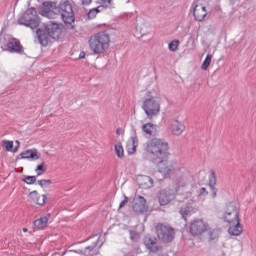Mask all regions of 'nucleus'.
Returning <instances> with one entry per match:
<instances>
[{
    "instance_id": "412c9836",
    "label": "nucleus",
    "mask_w": 256,
    "mask_h": 256,
    "mask_svg": "<svg viewBox=\"0 0 256 256\" xmlns=\"http://www.w3.org/2000/svg\"><path fill=\"white\" fill-rule=\"evenodd\" d=\"M179 213L182 219H184V221H187V217H191L193 213H195V210L193 209V206H186L180 208Z\"/></svg>"
},
{
    "instance_id": "0eeeda50",
    "label": "nucleus",
    "mask_w": 256,
    "mask_h": 256,
    "mask_svg": "<svg viewBox=\"0 0 256 256\" xmlns=\"http://www.w3.org/2000/svg\"><path fill=\"white\" fill-rule=\"evenodd\" d=\"M156 235L162 243H171L175 239V229L169 225L158 223L155 227Z\"/></svg>"
},
{
    "instance_id": "f03ea898",
    "label": "nucleus",
    "mask_w": 256,
    "mask_h": 256,
    "mask_svg": "<svg viewBox=\"0 0 256 256\" xmlns=\"http://www.w3.org/2000/svg\"><path fill=\"white\" fill-rule=\"evenodd\" d=\"M36 37L42 47H47L49 43H53V41H57L61 37V28L57 23L45 24L44 27L36 30Z\"/></svg>"
},
{
    "instance_id": "aec40b11",
    "label": "nucleus",
    "mask_w": 256,
    "mask_h": 256,
    "mask_svg": "<svg viewBox=\"0 0 256 256\" xmlns=\"http://www.w3.org/2000/svg\"><path fill=\"white\" fill-rule=\"evenodd\" d=\"M44 7H47L43 13L45 17H49V19H55V15H57V13H55V11L51 10L53 9V3L52 2H44L43 3Z\"/></svg>"
},
{
    "instance_id": "4468645a",
    "label": "nucleus",
    "mask_w": 256,
    "mask_h": 256,
    "mask_svg": "<svg viewBox=\"0 0 256 256\" xmlns=\"http://www.w3.org/2000/svg\"><path fill=\"white\" fill-rule=\"evenodd\" d=\"M193 17L196 21H203L207 17V9L205 6L199 7V5L193 4Z\"/></svg>"
},
{
    "instance_id": "423d86ee",
    "label": "nucleus",
    "mask_w": 256,
    "mask_h": 256,
    "mask_svg": "<svg viewBox=\"0 0 256 256\" xmlns=\"http://www.w3.org/2000/svg\"><path fill=\"white\" fill-rule=\"evenodd\" d=\"M18 25H24V27H30V29H37L39 27L37 9L35 7L28 8L18 20Z\"/></svg>"
},
{
    "instance_id": "20e7f679",
    "label": "nucleus",
    "mask_w": 256,
    "mask_h": 256,
    "mask_svg": "<svg viewBox=\"0 0 256 256\" xmlns=\"http://www.w3.org/2000/svg\"><path fill=\"white\" fill-rule=\"evenodd\" d=\"M88 43L94 55H102V53L109 49V45L111 43V36L107 31L98 32L90 36Z\"/></svg>"
},
{
    "instance_id": "b1692460",
    "label": "nucleus",
    "mask_w": 256,
    "mask_h": 256,
    "mask_svg": "<svg viewBox=\"0 0 256 256\" xmlns=\"http://www.w3.org/2000/svg\"><path fill=\"white\" fill-rule=\"evenodd\" d=\"M141 181H143L142 183H140L141 187H151V185H153V178L149 177V176H141Z\"/></svg>"
},
{
    "instance_id": "cd10ccee",
    "label": "nucleus",
    "mask_w": 256,
    "mask_h": 256,
    "mask_svg": "<svg viewBox=\"0 0 256 256\" xmlns=\"http://www.w3.org/2000/svg\"><path fill=\"white\" fill-rule=\"evenodd\" d=\"M2 147H4L6 149V151H10L11 153H13V141L10 140H3L2 141Z\"/></svg>"
},
{
    "instance_id": "4c0bfd02",
    "label": "nucleus",
    "mask_w": 256,
    "mask_h": 256,
    "mask_svg": "<svg viewBox=\"0 0 256 256\" xmlns=\"http://www.w3.org/2000/svg\"><path fill=\"white\" fill-rule=\"evenodd\" d=\"M129 203V198L124 195V200L120 203L119 209H123Z\"/></svg>"
},
{
    "instance_id": "9b49d317",
    "label": "nucleus",
    "mask_w": 256,
    "mask_h": 256,
    "mask_svg": "<svg viewBox=\"0 0 256 256\" xmlns=\"http://www.w3.org/2000/svg\"><path fill=\"white\" fill-rule=\"evenodd\" d=\"M132 208L135 213H146L147 200L143 196H136L132 202Z\"/></svg>"
},
{
    "instance_id": "e433bc0d",
    "label": "nucleus",
    "mask_w": 256,
    "mask_h": 256,
    "mask_svg": "<svg viewBox=\"0 0 256 256\" xmlns=\"http://www.w3.org/2000/svg\"><path fill=\"white\" fill-rule=\"evenodd\" d=\"M29 197L30 199H33V201H35L39 197V192H37L36 190L30 192Z\"/></svg>"
},
{
    "instance_id": "c03bdc74",
    "label": "nucleus",
    "mask_w": 256,
    "mask_h": 256,
    "mask_svg": "<svg viewBox=\"0 0 256 256\" xmlns=\"http://www.w3.org/2000/svg\"><path fill=\"white\" fill-rule=\"evenodd\" d=\"M111 1L113 0H101L102 3H108V4H111Z\"/></svg>"
},
{
    "instance_id": "f8f14e48",
    "label": "nucleus",
    "mask_w": 256,
    "mask_h": 256,
    "mask_svg": "<svg viewBox=\"0 0 256 256\" xmlns=\"http://www.w3.org/2000/svg\"><path fill=\"white\" fill-rule=\"evenodd\" d=\"M144 245L151 253H158L163 247L159 244V241L155 237L146 236L144 238Z\"/></svg>"
},
{
    "instance_id": "58836bf2",
    "label": "nucleus",
    "mask_w": 256,
    "mask_h": 256,
    "mask_svg": "<svg viewBox=\"0 0 256 256\" xmlns=\"http://www.w3.org/2000/svg\"><path fill=\"white\" fill-rule=\"evenodd\" d=\"M210 189L212 193V198L215 199L217 197V189L215 188V186L210 187Z\"/></svg>"
},
{
    "instance_id": "2f4dec72",
    "label": "nucleus",
    "mask_w": 256,
    "mask_h": 256,
    "mask_svg": "<svg viewBox=\"0 0 256 256\" xmlns=\"http://www.w3.org/2000/svg\"><path fill=\"white\" fill-rule=\"evenodd\" d=\"M52 183L53 181H51V179L38 180V185L42 187V189H45V187H49V185H51Z\"/></svg>"
},
{
    "instance_id": "ea45409f",
    "label": "nucleus",
    "mask_w": 256,
    "mask_h": 256,
    "mask_svg": "<svg viewBox=\"0 0 256 256\" xmlns=\"http://www.w3.org/2000/svg\"><path fill=\"white\" fill-rule=\"evenodd\" d=\"M15 143H16V146L13 149V153H17V151H19V147L21 145V142H19V140H16Z\"/></svg>"
},
{
    "instance_id": "7ed1b4c3",
    "label": "nucleus",
    "mask_w": 256,
    "mask_h": 256,
    "mask_svg": "<svg viewBox=\"0 0 256 256\" xmlns=\"http://www.w3.org/2000/svg\"><path fill=\"white\" fill-rule=\"evenodd\" d=\"M224 221L230 225L228 228L229 235L239 237L243 233V226L241 225V220H239V209L234 202H230L227 205V210L224 213Z\"/></svg>"
},
{
    "instance_id": "de8ad7c7",
    "label": "nucleus",
    "mask_w": 256,
    "mask_h": 256,
    "mask_svg": "<svg viewBox=\"0 0 256 256\" xmlns=\"http://www.w3.org/2000/svg\"><path fill=\"white\" fill-rule=\"evenodd\" d=\"M19 173H23V168H21L20 172Z\"/></svg>"
},
{
    "instance_id": "49530a36",
    "label": "nucleus",
    "mask_w": 256,
    "mask_h": 256,
    "mask_svg": "<svg viewBox=\"0 0 256 256\" xmlns=\"http://www.w3.org/2000/svg\"><path fill=\"white\" fill-rule=\"evenodd\" d=\"M22 231H23L24 233H27L28 230H27V228H23Z\"/></svg>"
},
{
    "instance_id": "a878e982",
    "label": "nucleus",
    "mask_w": 256,
    "mask_h": 256,
    "mask_svg": "<svg viewBox=\"0 0 256 256\" xmlns=\"http://www.w3.org/2000/svg\"><path fill=\"white\" fill-rule=\"evenodd\" d=\"M115 153L117 155V157H119V159H122V157H124L125 153L123 150V144H121V142H118L117 144H115Z\"/></svg>"
},
{
    "instance_id": "72a5a7b5",
    "label": "nucleus",
    "mask_w": 256,
    "mask_h": 256,
    "mask_svg": "<svg viewBox=\"0 0 256 256\" xmlns=\"http://www.w3.org/2000/svg\"><path fill=\"white\" fill-rule=\"evenodd\" d=\"M179 43V40L171 41L168 45V49H170V51H177L179 49Z\"/></svg>"
},
{
    "instance_id": "6ab92c4d",
    "label": "nucleus",
    "mask_w": 256,
    "mask_h": 256,
    "mask_svg": "<svg viewBox=\"0 0 256 256\" xmlns=\"http://www.w3.org/2000/svg\"><path fill=\"white\" fill-rule=\"evenodd\" d=\"M21 159H32L37 161L39 159V155H37V149H30L22 152L20 154Z\"/></svg>"
},
{
    "instance_id": "37998d69",
    "label": "nucleus",
    "mask_w": 256,
    "mask_h": 256,
    "mask_svg": "<svg viewBox=\"0 0 256 256\" xmlns=\"http://www.w3.org/2000/svg\"><path fill=\"white\" fill-rule=\"evenodd\" d=\"M79 59H85V52H80Z\"/></svg>"
},
{
    "instance_id": "c756f323",
    "label": "nucleus",
    "mask_w": 256,
    "mask_h": 256,
    "mask_svg": "<svg viewBox=\"0 0 256 256\" xmlns=\"http://www.w3.org/2000/svg\"><path fill=\"white\" fill-rule=\"evenodd\" d=\"M209 187H215L217 185V176L215 175V171L211 170L210 179L208 183Z\"/></svg>"
},
{
    "instance_id": "ddd939ff",
    "label": "nucleus",
    "mask_w": 256,
    "mask_h": 256,
    "mask_svg": "<svg viewBox=\"0 0 256 256\" xmlns=\"http://www.w3.org/2000/svg\"><path fill=\"white\" fill-rule=\"evenodd\" d=\"M175 199V190L164 189L160 192L159 195V204L163 207L165 205H169L170 202Z\"/></svg>"
},
{
    "instance_id": "a19ab883",
    "label": "nucleus",
    "mask_w": 256,
    "mask_h": 256,
    "mask_svg": "<svg viewBox=\"0 0 256 256\" xmlns=\"http://www.w3.org/2000/svg\"><path fill=\"white\" fill-rule=\"evenodd\" d=\"M209 192H207V189L202 187L200 188V192H199V195H208Z\"/></svg>"
},
{
    "instance_id": "39448f33",
    "label": "nucleus",
    "mask_w": 256,
    "mask_h": 256,
    "mask_svg": "<svg viewBox=\"0 0 256 256\" xmlns=\"http://www.w3.org/2000/svg\"><path fill=\"white\" fill-rule=\"evenodd\" d=\"M55 11L61 15V19L64 21L66 29L74 31L75 25L73 23H75V13L73 12L71 3H69V1L60 3V5L55 8Z\"/></svg>"
},
{
    "instance_id": "9d476101",
    "label": "nucleus",
    "mask_w": 256,
    "mask_h": 256,
    "mask_svg": "<svg viewBox=\"0 0 256 256\" xmlns=\"http://www.w3.org/2000/svg\"><path fill=\"white\" fill-rule=\"evenodd\" d=\"M205 231H209V224L203 220H194L190 225V233L193 235V237L203 235Z\"/></svg>"
},
{
    "instance_id": "7c9ffc66",
    "label": "nucleus",
    "mask_w": 256,
    "mask_h": 256,
    "mask_svg": "<svg viewBox=\"0 0 256 256\" xmlns=\"http://www.w3.org/2000/svg\"><path fill=\"white\" fill-rule=\"evenodd\" d=\"M22 181L27 185H33L37 183V176H26Z\"/></svg>"
},
{
    "instance_id": "f3484780",
    "label": "nucleus",
    "mask_w": 256,
    "mask_h": 256,
    "mask_svg": "<svg viewBox=\"0 0 256 256\" xmlns=\"http://www.w3.org/2000/svg\"><path fill=\"white\" fill-rule=\"evenodd\" d=\"M49 217H51V215L48 214V216H42L36 220H34L33 224L35 229H44L45 227H47V223H49Z\"/></svg>"
},
{
    "instance_id": "dca6fc26",
    "label": "nucleus",
    "mask_w": 256,
    "mask_h": 256,
    "mask_svg": "<svg viewBox=\"0 0 256 256\" xmlns=\"http://www.w3.org/2000/svg\"><path fill=\"white\" fill-rule=\"evenodd\" d=\"M142 131L148 135V137H157V135H159V131H157V125L153 123L143 124Z\"/></svg>"
},
{
    "instance_id": "6e6552de",
    "label": "nucleus",
    "mask_w": 256,
    "mask_h": 256,
    "mask_svg": "<svg viewBox=\"0 0 256 256\" xmlns=\"http://www.w3.org/2000/svg\"><path fill=\"white\" fill-rule=\"evenodd\" d=\"M142 109L146 113L148 119H153V117H157L161 112V104L154 97L147 98L143 102Z\"/></svg>"
},
{
    "instance_id": "f704fd0d",
    "label": "nucleus",
    "mask_w": 256,
    "mask_h": 256,
    "mask_svg": "<svg viewBox=\"0 0 256 256\" xmlns=\"http://www.w3.org/2000/svg\"><path fill=\"white\" fill-rule=\"evenodd\" d=\"M45 201H47V195L38 196L35 199L36 205H40V206L45 205Z\"/></svg>"
},
{
    "instance_id": "4be33fe9",
    "label": "nucleus",
    "mask_w": 256,
    "mask_h": 256,
    "mask_svg": "<svg viewBox=\"0 0 256 256\" xmlns=\"http://www.w3.org/2000/svg\"><path fill=\"white\" fill-rule=\"evenodd\" d=\"M103 9H105V7H103V6H98L97 8L91 9L87 13L88 19H95L97 17V13H101V11H103Z\"/></svg>"
},
{
    "instance_id": "1a4fd4ad",
    "label": "nucleus",
    "mask_w": 256,
    "mask_h": 256,
    "mask_svg": "<svg viewBox=\"0 0 256 256\" xmlns=\"http://www.w3.org/2000/svg\"><path fill=\"white\" fill-rule=\"evenodd\" d=\"M4 45H1L3 51H9V53H18L21 55L23 53V45L18 39L9 38L8 40L4 38Z\"/></svg>"
},
{
    "instance_id": "79ce46f5",
    "label": "nucleus",
    "mask_w": 256,
    "mask_h": 256,
    "mask_svg": "<svg viewBox=\"0 0 256 256\" xmlns=\"http://www.w3.org/2000/svg\"><path fill=\"white\" fill-rule=\"evenodd\" d=\"M82 5H91V0H81Z\"/></svg>"
},
{
    "instance_id": "473e14b6",
    "label": "nucleus",
    "mask_w": 256,
    "mask_h": 256,
    "mask_svg": "<svg viewBox=\"0 0 256 256\" xmlns=\"http://www.w3.org/2000/svg\"><path fill=\"white\" fill-rule=\"evenodd\" d=\"M129 233L131 241L137 242L139 241V239H141V235L139 234V232L130 230Z\"/></svg>"
},
{
    "instance_id": "a211bd4d",
    "label": "nucleus",
    "mask_w": 256,
    "mask_h": 256,
    "mask_svg": "<svg viewBox=\"0 0 256 256\" xmlns=\"http://www.w3.org/2000/svg\"><path fill=\"white\" fill-rule=\"evenodd\" d=\"M183 131H185V124L179 122L178 120H174L172 122L173 135H182Z\"/></svg>"
},
{
    "instance_id": "393cba45",
    "label": "nucleus",
    "mask_w": 256,
    "mask_h": 256,
    "mask_svg": "<svg viewBox=\"0 0 256 256\" xmlns=\"http://www.w3.org/2000/svg\"><path fill=\"white\" fill-rule=\"evenodd\" d=\"M219 229H208L209 241H215V239H219Z\"/></svg>"
},
{
    "instance_id": "bb28decb",
    "label": "nucleus",
    "mask_w": 256,
    "mask_h": 256,
    "mask_svg": "<svg viewBox=\"0 0 256 256\" xmlns=\"http://www.w3.org/2000/svg\"><path fill=\"white\" fill-rule=\"evenodd\" d=\"M211 59H213V55L208 54L201 66V69L203 71H207V69H209V65H211Z\"/></svg>"
},
{
    "instance_id": "c9c22d12",
    "label": "nucleus",
    "mask_w": 256,
    "mask_h": 256,
    "mask_svg": "<svg viewBox=\"0 0 256 256\" xmlns=\"http://www.w3.org/2000/svg\"><path fill=\"white\" fill-rule=\"evenodd\" d=\"M46 171L47 169H45V162H42L36 167V172L38 176L43 175V173H45Z\"/></svg>"
},
{
    "instance_id": "a18cd8bd",
    "label": "nucleus",
    "mask_w": 256,
    "mask_h": 256,
    "mask_svg": "<svg viewBox=\"0 0 256 256\" xmlns=\"http://www.w3.org/2000/svg\"><path fill=\"white\" fill-rule=\"evenodd\" d=\"M116 133H117V135H121V129L118 128V129L116 130Z\"/></svg>"
},
{
    "instance_id": "f257e3e1",
    "label": "nucleus",
    "mask_w": 256,
    "mask_h": 256,
    "mask_svg": "<svg viewBox=\"0 0 256 256\" xmlns=\"http://www.w3.org/2000/svg\"><path fill=\"white\" fill-rule=\"evenodd\" d=\"M147 153L151 155L154 163L158 164V171L162 173L164 177H169L175 167L165 161L169 157V143L165 140L154 138L148 144L146 148Z\"/></svg>"
},
{
    "instance_id": "2eb2a0df",
    "label": "nucleus",
    "mask_w": 256,
    "mask_h": 256,
    "mask_svg": "<svg viewBox=\"0 0 256 256\" xmlns=\"http://www.w3.org/2000/svg\"><path fill=\"white\" fill-rule=\"evenodd\" d=\"M132 133L133 135L130 138L132 145L127 146L128 155H134L137 151V146L139 145V138H137V129H135V127H132Z\"/></svg>"
},
{
    "instance_id": "8fccbe9b",
    "label": "nucleus",
    "mask_w": 256,
    "mask_h": 256,
    "mask_svg": "<svg viewBox=\"0 0 256 256\" xmlns=\"http://www.w3.org/2000/svg\"><path fill=\"white\" fill-rule=\"evenodd\" d=\"M16 3H19V0H16Z\"/></svg>"
},
{
    "instance_id": "5701e85b",
    "label": "nucleus",
    "mask_w": 256,
    "mask_h": 256,
    "mask_svg": "<svg viewBox=\"0 0 256 256\" xmlns=\"http://www.w3.org/2000/svg\"><path fill=\"white\" fill-rule=\"evenodd\" d=\"M98 243H99V239L94 241L90 246H87L83 250H80V253H82V255H89L91 253V251H93V249H95V247H97Z\"/></svg>"
},
{
    "instance_id": "c85d7f7f",
    "label": "nucleus",
    "mask_w": 256,
    "mask_h": 256,
    "mask_svg": "<svg viewBox=\"0 0 256 256\" xmlns=\"http://www.w3.org/2000/svg\"><path fill=\"white\" fill-rule=\"evenodd\" d=\"M177 184L178 187H187L189 185V176L184 175L178 180Z\"/></svg>"
},
{
    "instance_id": "09e8293b",
    "label": "nucleus",
    "mask_w": 256,
    "mask_h": 256,
    "mask_svg": "<svg viewBox=\"0 0 256 256\" xmlns=\"http://www.w3.org/2000/svg\"><path fill=\"white\" fill-rule=\"evenodd\" d=\"M19 173H23V168H21L20 172Z\"/></svg>"
}]
</instances>
